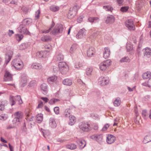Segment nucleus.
Returning <instances> with one entry per match:
<instances>
[{"label": "nucleus", "mask_w": 151, "mask_h": 151, "mask_svg": "<svg viewBox=\"0 0 151 151\" xmlns=\"http://www.w3.org/2000/svg\"><path fill=\"white\" fill-rule=\"evenodd\" d=\"M12 65L17 70H21L23 67V62L19 59L14 60L12 63Z\"/></svg>", "instance_id": "obj_1"}, {"label": "nucleus", "mask_w": 151, "mask_h": 151, "mask_svg": "<svg viewBox=\"0 0 151 151\" xmlns=\"http://www.w3.org/2000/svg\"><path fill=\"white\" fill-rule=\"evenodd\" d=\"M58 67L60 72L62 74L66 73L69 70V67L65 62H60L58 64Z\"/></svg>", "instance_id": "obj_2"}, {"label": "nucleus", "mask_w": 151, "mask_h": 151, "mask_svg": "<svg viewBox=\"0 0 151 151\" xmlns=\"http://www.w3.org/2000/svg\"><path fill=\"white\" fill-rule=\"evenodd\" d=\"M63 29V26L61 24H57L51 32L50 33L54 35H58L61 33Z\"/></svg>", "instance_id": "obj_3"}, {"label": "nucleus", "mask_w": 151, "mask_h": 151, "mask_svg": "<svg viewBox=\"0 0 151 151\" xmlns=\"http://www.w3.org/2000/svg\"><path fill=\"white\" fill-rule=\"evenodd\" d=\"M15 101H18L19 104H21L23 103L20 96L17 95L14 97L11 96L9 98V101L12 106L15 104Z\"/></svg>", "instance_id": "obj_4"}, {"label": "nucleus", "mask_w": 151, "mask_h": 151, "mask_svg": "<svg viewBox=\"0 0 151 151\" xmlns=\"http://www.w3.org/2000/svg\"><path fill=\"white\" fill-rule=\"evenodd\" d=\"M111 61L107 60L99 64V68L101 70L104 71L111 64Z\"/></svg>", "instance_id": "obj_5"}, {"label": "nucleus", "mask_w": 151, "mask_h": 151, "mask_svg": "<svg viewBox=\"0 0 151 151\" xmlns=\"http://www.w3.org/2000/svg\"><path fill=\"white\" fill-rule=\"evenodd\" d=\"M125 25L128 29L131 30H134L135 29V25L133 21L131 19H128L125 22Z\"/></svg>", "instance_id": "obj_6"}, {"label": "nucleus", "mask_w": 151, "mask_h": 151, "mask_svg": "<svg viewBox=\"0 0 151 151\" xmlns=\"http://www.w3.org/2000/svg\"><path fill=\"white\" fill-rule=\"evenodd\" d=\"M80 129L83 132H87L90 130V124L87 123L82 122L79 125Z\"/></svg>", "instance_id": "obj_7"}, {"label": "nucleus", "mask_w": 151, "mask_h": 151, "mask_svg": "<svg viewBox=\"0 0 151 151\" xmlns=\"http://www.w3.org/2000/svg\"><path fill=\"white\" fill-rule=\"evenodd\" d=\"M18 30L20 33L25 34L26 35H30V32L28 30L26 25L24 24H20L18 28Z\"/></svg>", "instance_id": "obj_8"}, {"label": "nucleus", "mask_w": 151, "mask_h": 151, "mask_svg": "<svg viewBox=\"0 0 151 151\" xmlns=\"http://www.w3.org/2000/svg\"><path fill=\"white\" fill-rule=\"evenodd\" d=\"M99 82L101 86L106 85L109 83V80L108 78L101 77L99 78Z\"/></svg>", "instance_id": "obj_9"}, {"label": "nucleus", "mask_w": 151, "mask_h": 151, "mask_svg": "<svg viewBox=\"0 0 151 151\" xmlns=\"http://www.w3.org/2000/svg\"><path fill=\"white\" fill-rule=\"evenodd\" d=\"M86 31L84 28L80 30L76 35V38L78 39L82 38L85 36Z\"/></svg>", "instance_id": "obj_10"}, {"label": "nucleus", "mask_w": 151, "mask_h": 151, "mask_svg": "<svg viewBox=\"0 0 151 151\" xmlns=\"http://www.w3.org/2000/svg\"><path fill=\"white\" fill-rule=\"evenodd\" d=\"M90 138L100 143L102 142L103 137L101 134H94L91 136Z\"/></svg>", "instance_id": "obj_11"}, {"label": "nucleus", "mask_w": 151, "mask_h": 151, "mask_svg": "<svg viewBox=\"0 0 151 151\" xmlns=\"http://www.w3.org/2000/svg\"><path fill=\"white\" fill-rule=\"evenodd\" d=\"M13 55V52L11 50H9L6 55L5 63L7 64L11 60Z\"/></svg>", "instance_id": "obj_12"}, {"label": "nucleus", "mask_w": 151, "mask_h": 151, "mask_svg": "<svg viewBox=\"0 0 151 151\" xmlns=\"http://www.w3.org/2000/svg\"><path fill=\"white\" fill-rule=\"evenodd\" d=\"M106 138V142L109 144L113 143L116 140L115 137L111 134L108 135Z\"/></svg>", "instance_id": "obj_13"}, {"label": "nucleus", "mask_w": 151, "mask_h": 151, "mask_svg": "<svg viewBox=\"0 0 151 151\" xmlns=\"http://www.w3.org/2000/svg\"><path fill=\"white\" fill-rule=\"evenodd\" d=\"M48 52L47 51H40L37 52V56L40 58H45L48 55Z\"/></svg>", "instance_id": "obj_14"}, {"label": "nucleus", "mask_w": 151, "mask_h": 151, "mask_svg": "<svg viewBox=\"0 0 151 151\" xmlns=\"http://www.w3.org/2000/svg\"><path fill=\"white\" fill-rule=\"evenodd\" d=\"M4 80L5 81H11L12 80V74L7 71H6L4 74Z\"/></svg>", "instance_id": "obj_15"}, {"label": "nucleus", "mask_w": 151, "mask_h": 151, "mask_svg": "<svg viewBox=\"0 0 151 151\" xmlns=\"http://www.w3.org/2000/svg\"><path fill=\"white\" fill-rule=\"evenodd\" d=\"M95 53V48L92 47H90L88 49L87 52V55L89 57H91Z\"/></svg>", "instance_id": "obj_16"}, {"label": "nucleus", "mask_w": 151, "mask_h": 151, "mask_svg": "<svg viewBox=\"0 0 151 151\" xmlns=\"http://www.w3.org/2000/svg\"><path fill=\"white\" fill-rule=\"evenodd\" d=\"M41 90L42 93L44 94H46L48 91V87L47 84L43 83L41 85Z\"/></svg>", "instance_id": "obj_17"}, {"label": "nucleus", "mask_w": 151, "mask_h": 151, "mask_svg": "<svg viewBox=\"0 0 151 151\" xmlns=\"http://www.w3.org/2000/svg\"><path fill=\"white\" fill-rule=\"evenodd\" d=\"M110 52L109 49L106 47L104 48V51L103 54V57L105 59L108 58L110 55Z\"/></svg>", "instance_id": "obj_18"}, {"label": "nucleus", "mask_w": 151, "mask_h": 151, "mask_svg": "<svg viewBox=\"0 0 151 151\" xmlns=\"http://www.w3.org/2000/svg\"><path fill=\"white\" fill-rule=\"evenodd\" d=\"M114 17L112 15H110L107 17L105 20V22L107 24H112L114 22Z\"/></svg>", "instance_id": "obj_19"}, {"label": "nucleus", "mask_w": 151, "mask_h": 151, "mask_svg": "<svg viewBox=\"0 0 151 151\" xmlns=\"http://www.w3.org/2000/svg\"><path fill=\"white\" fill-rule=\"evenodd\" d=\"M77 144L79 145L80 148L82 149L84 148L86 145V141L83 140L79 139L77 141Z\"/></svg>", "instance_id": "obj_20"}, {"label": "nucleus", "mask_w": 151, "mask_h": 151, "mask_svg": "<svg viewBox=\"0 0 151 151\" xmlns=\"http://www.w3.org/2000/svg\"><path fill=\"white\" fill-rule=\"evenodd\" d=\"M63 84L67 86H70L72 83V81L71 79L69 78H66L62 81Z\"/></svg>", "instance_id": "obj_21"}, {"label": "nucleus", "mask_w": 151, "mask_h": 151, "mask_svg": "<svg viewBox=\"0 0 151 151\" xmlns=\"http://www.w3.org/2000/svg\"><path fill=\"white\" fill-rule=\"evenodd\" d=\"M80 8L79 6L77 5H75L73 8H70L69 12L72 13L73 14L76 15L78 9Z\"/></svg>", "instance_id": "obj_22"}, {"label": "nucleus", "mask_w": 151, "mask_h": 151, "mask_svg": "<svg viewBox=\"0 0 151 151\" xmlns=\"http://www.w3.org/2000/svg\"><path fill=\"white\" fill-rule=\"evenodd\" d=\"M145 55H146L147 57L151 58V49L149 47H146L145 49Z\"/></svg>", "instance_id": "obj_23"}, {"label": "nucleus", "mask_w": 151, "mask_h": 151, "mask_svg": "<svg viewBox=\"0 0 151 151\" xmlns=\"http://www.w3.org/2000/svg\"><path fill=\"white\" fill-rule=\"evenodd\" d=\"M49 123L50 126L52 128H55L56 127V124L53 118H51L49 119Z\"/></svg>", "instance_id": "obj_24"}, {"label": "nucleus", "mask_w": 151, "mask_h": 151, "mask_svg": "<svg viewBox=\"0 0 151 151\" xmlns=\"http://www.w3.org/2000/svg\"><path fill=\"white\" fill-rule=\"evenodd\" d=\"M31 68L36 69H40L42 68V66L40 63H35L31 65Z\"/></svg>", "instance_id": "obj_25"}, {"label": "nucleus", "mask_w": 151, "mask_h": 151, "mask_svg": "<svg viewBox=\"0 0 151 151\" xmlns=\"http://www.w3.org/2000/svg\"><path fill=\"white\" fill-rule=\"evenodd\" d=\"M151 76V72L150 71H147L143 73L142 75V77L144 79H149Z\"/></svg>", "instance_id": "obj_26"}, {"label": "nucleus", "mask_w": 151, "mask_h": 151, "mask_svg": "<svg viewBox=\"0 0 151 151\" xmlns=\"http://www.w3.org/2000/svg\"><path fill=\"white\" fill-rule=\"evenodd\" d=\"M69 118V124L71 126L73 125L76 121L75 117L71 115Z\"/></svg>", "instance_id": "obj_27"}, {"label": "nucleus", "mask_w": 151, "mask_h": 151, "mask_svg": "<svg viewBox=\"0 0 151 151\" xmlns=\"http://www.w3.org/2000/svg\"><path fill=\"white\" fill-rule=\"evenodd\" d=\"M14 117L20 119L22 118L23 116V114L21 111H18L16 112L14 114Z\"/></svg>", "instance_id": "obj_28"}, {"label": "nucleus", "mask_w": 151, "mask_h": 151, "mask_svg": "<svg viewBox=\"0 0 151 151\" xmlns=\"http://www.w3.org/2000/svg\"><path fill=\"white\" fill-rule=\"evenodd\" d=\"M88 21L91 23H96L99 22V19L98 17H90L88 19Z\"/></svg>", "instance_id": "obj_29"}, {"label": "nucleus", "mask_w": 151, "mask_h": 151, "mask_svg": "<svg viewBox=\"0 0 151 151\" xmlns=\"http://www.w3.org/2000/svg\"><path fill=\"white\" fill-rule=\"evenodd\" d=\"M51 38L49 35H45L42 37L41 38V40L44 42H48L50 40Z\"/></svg>", "instance_id": "obj_30"}, {"label": "nucleus", "mask_w": 151, "mask_h": 151, "mask_svg": "<svg viewBox=\"0 0 151 151\" xmlns=\"http://www.w3.org/2000/svg\"><path fill=\"white\" fill-rule=\"evenodd\" d=\"M32 22V19L30 18H27L24 19L22 21V24L24 25H28L31 23Z\"/></svg>", "instance_id": "obj_31"}, {"label": "nucleus", "mask_w": 151, "mask_h": 151, "mask_svg": "<svg viewBox=\"0 0 151 151\" xmlns=\"http://www.w3.org/2000/svg\"><path fill=\"white\" fill-rule=\"evenodd\" d=\"M42 114H37L36 116V120L38 123H40L42 122L43 119Z\"/></svg>", "instance_id": "obj_32"}, {"label": "nucleus", "mask_w": 151, "mask_h": 151, "mask_svg": "<svg viewBox=\"0 0 151 151\" xmlns=\"http://www.w3.org/2000/svg\"><path fill=\"white\" fill-rule=\"evenodd\" d=\"M78 46L76 44H74L71 46L70 50V52L71 53H72L74 52L77 49Z\"/></svg>", "instance_id": "obj_33"}, {"label": "nucleus", "mask_w": 151, "mask_h": 151, "mask_svg": "<svg viewBox=\"0 0 151 151\" xmlns=\"http://www.w3.org/2000/svg\"><path fill=\"white\" fill-rule=\"evenodd\" d=\"M57 77L55 76L50 77L48 78V81L50 83H51L56 80Z\"/></svg>", "instance_id": "obj_34"}, {"label": "nucleus", "mask_w": 151, "mask_h": 151, "mask_svg": "<svg viewBox=\"0 0 151 151\" xmlns=\"http://www.w3.org/2000/svg\"><path fill=\"white\" fill-rule=\"evenodd\" d=\"M50 10L53 12H56L58 11L60 8L58 6L53 5L51 6L50 7Z\"/></svg>", "instance_id": "obj_35"}, {"label": "nucleus", "mask_w": 151, "mask_h": 151, "mask_svg": "<svg viewBox=\"0 0 151 151\" xmlns=\"http://www.w3.org/2000/svg\"><path fill=\"white\" fill-rule=\"evenodd\" d=\"M121 103L120 99L119 98H117L114 101V104L115 106H118Z\"/></svg>", "instance_id": "obj_36"}, {"label": "nucleus", "mask_w": 151, "mask_h": 151, "mask_svg": "<svg viewBox=\"0 0 151 151\" xmlns=\"http://www.w3.org/2000/svg\"><path fill=\"white\" fill-rule=\"evenodd\" d=\"M143 85L146 86H148L151 88V77L148 79L147 81L143 83Z\"/></svg>", "instance_id": "obj_37"}, {"label": "nucleus", "mask_w": 151, "mask_h": 151, "mask_svg": "<svg viewBox=\"0 0 151 151\" xmlns=\"http://www.w3.org/2000/svg\"><path fill=\"white\" fill-rule=\"evenodd\" d=\"M103 8L105 9L106 11H110L112 12L113 9L112 7L109 5L104 6H103Z\"/></svg>", "instance_id": "obj_38"}, {"label": "nucleus", "mask_w": 151, "mask_h": 151, "mask_svg": "<svg viewBox=\"0 0 151 151\" xmlns=\"http://www.w3.org/2000/svg\"><path fill=\"white\" fill-rule=\"evenodd\" d=\"M70 109H67L65 111L64 115L66 117H70L71 115H70Z\"/></svg>", "instance_id": "obj_39"}, {"label": "nucleus", "mask_w": 151, "mask_h": 151, "mask_svg": "<svg viewBox=\"0 0 151 151\" xmlns=\"http://www.w3.org/2000/svg\"><path fill=\"white\" fill-rule=\"evenodd\" d=\"M26 119L27 120H28L29 121V122H31L32 121H33V119L34 118V117H31V118H29V115H30V114L29 113H26Z\"/></svg>", "instance_id": "obj_40"}, {"label": "nucleus", "mask_w": 151, "mask_h": 151, "mask_svg": "<svg viewBox=\"0 0 151 151\" xmlns=\"http://www.w3.org/2000/svg\"><path fill=\"white\" fill-rule=\"evenodd\" d=\"M67 147L71 150H74L76 148V145L74 144L69 145L66 146Z\"/></svg>", "instance_id": "obj_41"}, {"label": "nucleus", "mask_w": 151, "mask_h": 151, "mask_svg": "<svg viewBox=\"0 0 151 151\" xmlns=\"http://www.w3.org/2000/svg\"><path fill=\"white\" fill-rule=\"evenodd\" d=\"M120 61L121 63L129 62L130 61V59L128 57H125L122 58Z\"/></svg>", "instance_id": "obj_42"}, {"label": "nucleus", "mask_w": 151, "mask_h": 151, "mask_svg": "<svg viewBox=\"0 0 151 151\" xmlns=\"http://www.w3.org/2000/svg\"><path fill=\"white\" fill-rule=\"evenodd\" d=\"M142 114L144 118L146 119L148 117V114L146 110H142Z\"/></svg>", "instance_id": "obj_43"}, {"label": "nucleus", "mask_w": 151, "mask_h": 151, "mask_svg": "<svg viewBox=\"0 0 151 151\" xmlns=\"http://www.w3.org/2000/svg\"><path fill=\"white\" fill-rule=\"evenodd\" d=\"M150 137L148 135H147L145 136L143 140V142L144 143L146 144L149 142H150Z\"/></svg>", "instance_id": "obj_44"}, {"label": "nucleus", "mask_w": 151, "mask_h": 151, "mask_svg": "<svg viewBox=\"0 0 151 151\" xmlns=\"http://www.w3.org/2000/svg\"><path fill=\"white\" fill-rule=\"evenodd\" d=\"M23 37V35L22 34H18L16 35L17 40L19 41H21Z\"/></svg>", "instance_id": "obj_45"}, {"label": "nucleus", "mask_w": 151, "mask_h": 151, "mask_svg": "<svg viewBox=\"0 0 151 151\" xmlns=\"http://www.w3.org/2000/svg\"><path fill=\"white\" fill-rule=\"evenodd\" d=\"M93 70L92 68H87L86 70V74L88 76H89L91 75V73Z\"/></svg>", "instance_id": "obj_46"}, {"label": "nucleus", "mask_w": 151, "mask_h": 151, "mask_svg": "<svg viewBox=\"0 0 151 151\" xmlns=\"http://www.w3.org/2000/svg\"><path fill=\"white\" fill-rule=\"evenodd\" d=\"M8 117V116L7 114H2L0 116V119L1 120H6Z\"/></svg>", "instance_id": "obj_47"}, {"label": "nucleus", "mask_w": 151, "mask_h": 151, "mask_svg": "<svg viewBox=\"0 0 151 151\" xmlns=\"http://www.w3.org/2000/svg\"><path fill=\"white\" fill-rule=\"evenodd\" d=\"M126 47L127 50L128 52L132 50L133 48L132 45L129 44H127Z\"/></svg>", "instance_id": "obj_48"}, {"label": "nucleus", "mask_w": 151, "mask_h": 151, "mask_svg": "<svg viewBox=\"0 0 151 151\" xmlns=\"http://www.w3.org/2000/svg\"><path fill=\"white\" fill-rule=\"evenodd\" d=\"M57 58L58 60V61L63 60L64 59V56L61 53H59L57 56Z\"/></svg>", "instance_id": "obj_49"}, {"label": "nucleus", "mask_w": 151, "mask_h": 151, "mask_svg": "<svg viewBox=\"0 0 151 151\" xmlns=\"http://www.w3.org/2000/svg\"><path fill=\"white\" fill-rule=\"evenodd\" d=\"M76 15L73 14L72 13L70 12H69L67 14V16L68 18L70 19H71L73 18L74 16Z\"/></svg>", "instance_id": "obj_50"}, {"label": "nucleus", "mask_w": 151, "mask_h": 151, "mask_svg": "<svg viewBox=\"0 0 151 151\" xmlns=\"http://www.w3.org/2000/svg\"><path fill=\"white\" fill-rule=\"evenodd\" d=\"M19 120L15 117L14 119L13 122V124L16 125H18L19 123Z\"/></svg>", "instance_id": "obj_51"}, {"label": "nucleus", "mask_w": 151, "mask_h": 151, "mask_svg": "<svg viewBox=\"0 0 151 151\" xmlns=\"http://www.w3.org/2000/svg\"><path fill=\"white\" fill-rule=\"evenodd\" d=\"M82 66V63L79 62L76 63L75 66L76 68H78L81 67Z\"/></svg>", "instance_id": "obj_52"}, {"label": "nucleus", "mask_w": 151, "mask_h": 151, "mask_svg": "<svg viewBox=\"0 0 151 151\" xmlns=\"http://www.w3.org/2000/svg\"><path fill=\"white\" fill-rule=\"evenodd\" d=\"M58 99H52L49 101V103L50 104H53L58 101Z\"/></svg>", "instance_id": "obj_53"}, {"label": "nucleus", "mask_w": 151, "mask_h": 151, "mask_svg": "<svg viewBox=\"0 0 151 151\" xmlns=\"http://www.w3.org/2000/svg\"><path fill=\"white\" fill-rule=\"evenodd\" d=\"M40 11L37 10L35 13V19H37L39 18L40 17Z\"/></svg>", "instance_id": "obj_54"}, {"label": "nucleus", "mask_w": 151, "mask_h": 151, "mask_svg": "<svg viewBox=\"0 0 151 151\" xmlns=\"http://www.w3.org/2000/svg\"><path fill=\"white\" fill-rule=\"evenodd\" d=\"M5 103L2 102L0 104V111H2L4 109Z\"/></svg>", "instance_id": "obj_55"}, {"label": "nucleus", "mask_w": 151, "mask_h": 151, "mask_svg": "<svg viewBox=\"0 0 151 151\" xmlns=\"http://www.w3.org/2000/svg\"><path fill=\"white\" fill-rule=\"evenodd\" d=\"M54 112L56 114H58L59 113V108L58 107H55L54 109Z\"/></svg>", "instance_id": "obj_56"}, {"label": "nucleus", "mask_w": 151, "mask_h": 151, "mask_svg": "<svg viewBox=\"0 0 151 151\" xmlns=\"http://www.w3.org/2000/svg\"><path fill=\"white\" fill-rule=\"evenodd\" d=\"M109 127V125L108 124H106L103 127V128L102 129V131H106L107 129Z\"/></svg>", "instance_id": "obj_57"}, {"label": "nucleus", "mask_w": 151, "mask_h": 151, "mask_svg": "<svg viewBox=\"0 0 151 151\" xmlns=\"http://www.w3.org/2000/svg\"><path fill=\"white\" fill-rule=\"evenodd\" d=\"M128 9V7L127 6L125 7H122L121 9L120 10L122 12H126L127 11Z\"/></svg>", "instance_id": "obj_58"}, {"label": "nucleus", "mask_w": 151, "mask_h": 151, "mask_svg": "<svg viewBox=\"0 0 151 151\" xmlns=\"http://www.w3.org/2000/svg\"><path fill=\"white\" fill-rule=\"evenodd\" d=\"M51 30V28H50L48 29H45L44 30L42 31V32L43 33L46 34L49 32Z\"/></svg>", "instance_id": "obj_59"}, {"label": "nucleus", "mask_w": 151, "mask_h": 151, "mask_svg": "<svg viewBox=\"0 0 151 151\" xmlns=\"http://www.w3.org/2000/svg\"><path fill=\"white\" fill-rule=\"evenodd\" d=\"M43 105V103L41 101H40L39 102V104L37 106V108H40L42 107Z\"/></svg>", "instance_id": "obj_60"}, {"label": "nucleus", "mask_w": 151, "mask_h": 151, "mask_svg": "<svg viewBox=\"0 0 151 151\" xmlns=\"http://www.w3.org/2000/svg\"><path fill=\"white\" fill-rule=\"evenodd\" d=\"M83 19V17L81 16L78 18L77 21L78 23H80L82 21Z\"/></svg>", "instance_id": "obj_61"}, {"label": "nucleus", "mask_w": 151, "mask_h": 151, "mask_svg": "<svg viewBox=\"0 0 151 151\" xmlns=\"http://www.w3.org/2000/svg\"><path fill=\"white\" fill-rule=\"evenodd\" d=\"M26 45V44L24 43L21 45L20 46L21 49H25L26 48L25 46Z\"/></svg>", "instance_id": "obj_62"}, {"label": "nucleus", "mask_w": 151, "mask_h": 151, "mask_svg": "<svg viewBox=\"0 0 151 151\" xmlns=\"http://www.w3.org/2000/svg\"><path fill=\"white\" fill-rule=\"evenodd\" d=\"M41 99L44 101L45 103L47 102L48 99L47 97H41Z\"/></svg>", "instance_id": "obj_63"}, {"label": "nucleus", "mask_w": 151, "mask_h": 151, "mask_svg": "<svg viewBox=\"0 0 151 151\" xmlns=\"http://www.w3.org/2000/svg\"><path fill=\"white\" fill-rule=\"evenodd\" d=\"M14 33L13 31L12 30H9L8 35L9 36H11L12 34Z\"/></svg>", "instance_id": "obj_64"}]
</instances>
